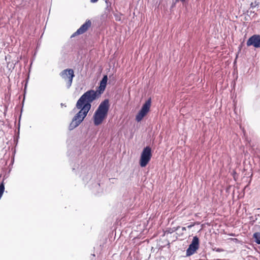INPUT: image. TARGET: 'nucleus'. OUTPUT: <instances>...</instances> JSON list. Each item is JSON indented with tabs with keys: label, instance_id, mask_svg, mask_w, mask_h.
Segmentation results:
<instances>
[{
	"label": "nucleus",
	"instance_id": "nucleus-1",
	"mask_svg": "<svg viewBox=\"0 0 260 260\" xmlns=\"http://www.w3.org/2000/svg\"><path fill=\"white\" fill-rule=\"evenodd\" d=\"M93 101L83 94L77 101L76 107L80 110L74 116L72 122L70 124L69 129L70 131L74 129L80 125L86 117L88 113L91 108Z\"/></svg>",
	"mask_w": 260,
	"mask_h": 260
},
{
	"label": "nucleus",
	"instance_id": "nucleus-2",
	"mask_svg": "<svg viewBox=\"0 0 260 260\" xmlns=\"http://www.w3.org/2000/svg\"><path fill=\"white\" fill-rule=\"evenodd\" d=\"M110 107V101L108 99H106L101 102L92 117L94 125H100L107 118Z\"/></svg>",
	"mask_w": 260,
	"mask_h": 260
},
{
	"label": "nucleus",
	"instance_id": "nucleus-3",
	"mask_svg": "<svg viewBox=\"0 0 260 260\" xmlns=\"http://www.w3.org/2000/svg\"><path fill=\"white\" fill-rule=\"evenodd\" d=\"M108 78L107 75H104L102 80L100 81L99 86L96 87L95 91L90 89L84 92L83 94L90 99L91 101H94L98 99L105 91L107 84Z\"/></svg>",
	"mask_w": 260,
	"mask_h": 260
},
{
	"label": "nucleus",
	"instance_id": "nucleus-4",
	"mask_svg": "<svg viewBox=\"0 0 260 260\" xmlns=\"http://www.w3.org/2000/svg\"><path fill=\"white\" fill-rule=\"evenodd\" d=\"M152 156V149L149 146L145 147L140 155L139 165L142 168L145 167L149 162Z\"/></svg>",
	"mask_w": 260,
	"mask_h": 260
},
{
	"label": "nucleus",
	"instance_id": "nucleus-5",
	"mask_svg": "<svg viewBox=\"0 0 260 260\" xmlns=\"http://www.w3.org/2000/svg\"><path fill=\"white\" fill-rule=\"evenodd\" d=\"M151 99L149 98L142 105L136 116V120L140 122L150 111Z\"/></svg>",
	"mask_w": 260,
	"mask_h": 260
},
{
	"label": "nucleus",
	"instance_id": "nucleus-6",
	"mask_svg": "<svg viewBox=\"0 0 260 260\" xmlns=\"http://www.w3.org/2000/svg\"><path fill=\"white\" fill-rule=\"evenodd\" d=\"M59 75L66 82L67 88L69 89L75 77L74 70L72 69H65L60 73Z\"/></svg>",
	"mask_w": 260,
	"mask_h": 260
},
{
	"label": "nucleus",
	"instance_id": "nucleus-7",
	"mask_svg": "<svg viewBox=\"0 0 260 260\" xmlns=\"http://www.w3.org/2000/svg\"><path fill=\"white\" fill-rule=\"evenodd\" d=\"M200 247V240L197 236L193 237L192 241L186 251V256H190L195 253Z\"/></svg>",
	"mask_w": 260,
	"mask_h": 260
},
{
	"label": "nucleus",
	"instance_id": "nucleus-8",
	"mask_svg": "<svg viewBox=\"0 0 260 260\" xmlns=\"http://www.w3.org/2000/svg\"><path fill=\"white\" fill-rule=\"evenodd\" d=\"M80 170L81 171L80 177L85 184L88 183L89 181L91 182L92 183H93V181L91 180L93 171L90 168L82 166Z\"/></svg>",
	"mask_w": 260,
	"mask_h": 260
},
{
	"label": "nucleus",
	"instance_id": "nucleus-9",
	"mask_svg": "<svg viewBox=\"0 0 260 260\" xmlns=\"http://www.w3.org/2000/svg\"><path fill=\"white\" fill-rule=\"evenodd\" d=\"M247 47L252 46L255 48H260V35L255 34L250 37L247 41Z\"/></svg>",
	"mask_w": 260,
	"mask_h": 260
},
{
	"label": "nucleus",
	"instance_id": "nucleus-10",
	"mask_svg": "<svg viewBox=\"0 0 260 260\" xmlns=\"http://www.w3.org/2000/svg\"><path fill=\"white\" fill-rule=\"evenodd\" d=\"M90 189L93 193L96 195L99 194L103 191V189L101 187L100 183L94 182L89 185Z\"/></svg>",
	"mask_w": 260,
	"mask_h": 260
},
{
	"label": "nucleus",
	"instance_id": "nucleus-11",
	"mask_svg": "<svg viewBox=\"0 0 260 260\" xmlns=\"http://www.w3.org/2000/svg\"><path fill=\"white\" fill-rule=\"evenodd\" d=\"M91 22L90 20H87L77 30V34H83L86 32L90 27Z\"/></svg>",
	"mask_w": 260,
	"mask_h": 260
},
{
	"label": "nucleus",
	"instance_id": "nucleus-12",
	"mask_svg": "<svg viewBox=\"0 0 260 260\" xmlns=\"http://www.w3.org/2000/svg\"><path fill=\"white\" fill-rule=\"evenodd\" d=\"M105 3L106 4V7L105 8V11L107 12H110L112 10V2L110 1V0H105Z\"/></svg>",
	"mask_w": 260,
	"mask_h": 260
},
{
	"label": "nucleus",
	"instance_id": "nucleus-13",
	"mask_svg": "<svg viewBox=\"0 0 260 260\" xmlns=\"http://www.w3.org/2000/svg\"><path fill=\"white\" fill-rule=\"evenodd\" d=\"M253 238L254 242L257 244L260 245V232H255L253 234Z\"/></svg>",
	"mask_w": 260,
	"mask_h": 260
},
{
	"label": "nucleus",
	"instance_id": "nucleus-14",
	"mask_svg": "<svg viewBox=\"0 0 260 260\" xmlns=\"http://www.w3.org/2000/svg\"><path fill=\"white\" fill-rule=\"evenodd\" d=\"M113 15L114 16L115 19L117 21H120L121 20V16L122 14L121 13H114Z\"/></svg>",
	"mask_w": 260,
	"mask_h": 260
},
{
	"label": "nucleus",
	"instance_id": "nucleus-15",
	"mask_svg": "<svg viewBox=\"0 0 260 260\" xmlns=\"http://www.w3.org/2000/svg\"><path fill=\"white\" fill-rule=\"evenodd\" d=\"M18 63V61H16L15 63L13 62H9L7 64V67L9 68V70L12 69L13 70L16 66V64Z\"/></svg>",
	"mask_w": 260,
	"mask_h": 260
},
{
	"label": "nucleus",
	"instance_id": "nucleus-16",
	"mask_svg": "<svg viewBox=\"0 0 260 260\" xmlns=\"http://www.w3.org/2000/svg\"><path fill=\"white\" fill-rule=\"evenodd\" d=\"M29 75L28 76L27 79H26V82H25V85H24V94L25 95L26 94V89H27V83H28V80H29Z\"/></svg>",
	"mask_w": 260,
	"mask_h": 260
},
{
	"label": "nucleus",
	"instance_id": "nucleus-17",
	"mask_svg": "<svg viewBox=\"0 0 260 260\" xmlns=\"http://www.w3.org/2000/svg\"><path fill=\"white\" fill-rule=\"evenodd\" d=\"M22 112V109H21V113L19 116V120H18V134H19V131H20V120H21V114Z\"/></svg>",
	"mask_w": 260,
	"mask_h": 260
},
{
	"label": "nucleus",
	"instance_id": "nucleus-18",
	"mask_svg": "<svg viewBox=\"0 0 260 260\" xmlns=\"http://www.w3.org/2000/svg\"><path fill=\"white\" fill-rule=\"evenodd\" d=\"M213 251H216L218 252H222V251H224V250L222 248H216V247L213 248Z\"/></svg>",
	"mask_w": 260,
	"mask_h": 260
},
{
	"label": "nucleus",
	"instance_id": "nucleus-19",
	"mask_svg": "<svg viewBox=\"0 0 260 260\" xmlns=\"http://www.w3.org/2000/svg\"><path fill=\"white\" fill-rule=\"evenodd\" d=\"M81 35V34H77V31L76 32H75L72 36H71V38H73V37H75V36H78V35Z\"/></svg>",
	"mask_w": 260,
	"mask_h": 260
},
{
	"label": "nucleus",
	"instance_id": "nucleus-20",
	"mask_svg": "<svg viewBox=\"0 0 260 260\" xmlns=\"http://www.w3.org/2000/svg\"><path fill=\"white\" fill-rule=\"evenodd\" d=\"M99 0H90V2L91 3H96Z\"/></svg>",
	"mask_w": 260,
	"mask_h": 260
},
{
	"label": "nucleus",
	"instance_id": "nucleus-21",
	"mask_svg": "<svg viewBox=\"0 0 260 260\" xmlns=\"http://www.w3.org/2000/svg\"><path fill=\"white\" fill-rule=\"evenodd\" d=\"M250 7L251 8H254L255 7V5H253V3H251V4H250Z\"/></svg>",
	"mask_w": 260,
	"mask_h": 260
},
{
	"label": "nucleus",
	"instance_id": "nucleus-22",
	"mask_svg": "<svg viewBox=\"0 0 260 260\" xmlns=\"http://www.w3.org/2000/svg\"><path fill=\"white\" fill-rule=\"evenodd\" d=\"M232 240L235 241V242H238V240L237 239H232Z\"/></svg>",
	"mask_w": 260,
	"mask_h": 260
},
{
	"label": "nucleus",
	"instance_id": "nucleus-23",
	"mask_svg": "<svg viewBox=\"0 0 260 260\" xmlns=\"http://www.w3.org/2000/svg\"><path fill=\"white\" fill-rule=\"evenodd\" d=\"M238 48H239V51H240V50H241V48H242V45H240L239 46V47H238Z\"/></svg>",
	"mask_w": 260,
	"mask_h": 260
},
{
	"label": "nucleus",
	"instance_id": "nucleus-24",
	"mask_svg": "<svg viewBox=\"0 0 260 260\" xmlns=\"http://www.w3.org/2000/svg\"><path fill=\"white\" fill-rule=\"evenodd\" d=\"M72 170H73V171H75V170H76V167H73V168H72Z\"/></svg>",
	"mask_w": 260,
	"mask_h": 260
},
{
	"label": "nucleus",
	"instance_id": "nucleus-25",
	"mask_svg": "<svg viewBox=\"0 0 260 260\" xmlns=\"http://www.w3.org/2000/svg\"><path fill=\"white\" fill-rule=\"evenodd\" d=\"M113 74L110 75L109 76V78H111V77H113Z\"/></svg>",
	"mask_w": 260,
	"mask_h": 260
},
{
	"label": "nucleus",
	"instance_id": "nucleus-26",
	"mask_svg": "<svg viewBox=\"0 0 260 260\" xmlns=\"http://www.w3.org/2000/svg\"><path fill=\"white\" fill-rule=\"evenodd\" d=\"M61 106H66L64 105V104H62V103H61Z\"/></svg>",
	"mask_w": 260,
	"mask_h": 260
},
{
	"label": "nucleus",
	"instance_id": "nucleus-27",
	"mask_svg": "<svg viewBox=\"0 0 260 260\" xmlns=\"http://www.w3.org/2000/svg\"><path fill=\"white\" fill-rule=\"evenodd\" d=\"M216 260H221V259H217Z\"/></svg>",
	"mask_w": 260,
	"mask_h": 260
}]
</instances>
